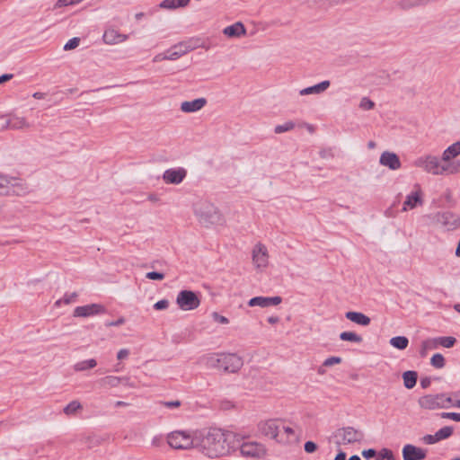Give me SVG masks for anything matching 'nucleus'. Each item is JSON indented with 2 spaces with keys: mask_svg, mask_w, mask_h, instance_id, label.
Returning <instances> with one entry per match:
<instances>
[{
  "mask_svg": "<svg viewBox=\"0 0 460 460\" xmlns=\"http://www.w3.org/2000/svg\"><path fill=\"white\" fill-rule=\"evenodd\" d=\"M238 447V435L217 428L200 433L197 440V449L210 459L230 456Z\"/></svg>",
  "mask_w": 460,
  "mask_h": 460,
  "instance_id": "obj_1",
  "label": "nucleus"
},
{
  "mask_svg": "<svg viewBox=\"0 0 460 460\" xmlns=\"http://www.w3.org/2000/svg\"><path fill=\"white\" fill-rule=\"evenodd\" d=\"M416 167L422 168L425 172L433 175H442L444 173H456L460 171V160L452 164H446L442 159L438 156L428 155L420 156L414 161Z\"/></svg>",
  "mask_w": 460,
  "mask_h": 460,
  "instance_id": "obj_2",
  "label": "nucleus"
},
{
  "mask_svg": "<svg viewBox=\"0 0 460 460\" xmlns=\"http://www.w3.org/2000/svg\"><path fill=\"white\" fill-rule=\"evenodd\" d=\"M194 213L200 224L205 226L221 224L222 215L218 209L207 200H200L194 205Z\"/></svg>",
  "mask_w": 460,
  "mask_h": 460,
  "instance_id": "obj_3",
  "label": "nucleus"
},
{
  "mask_svg": "<svg viewBox=\"0 0 460 460\" xmlns=\"http://www.w3.org/2000/svg\"><path fill=\"white\" fill-rule=\"evenodd\" d=\"M199 436H193L187 430H174L167 434L166 440L168 445L176 450H189L197 448V440Z\"/></svg>",
  "mask_w": 460,
  "mask_h": 460,
  "instance_id": "obj_4",
  "label": "nucleus"
},
{
  "mask_svg": "<svg viewBox=\"0 0 460 460\" xmlns=\"http://www.w3.org/2000/svg\"><path fill=\"white\" fill-rule=\"evenodd\" d=\"M418 403L425 410L448 408L452 404V398L446 394H427L420 397Z\"/></svg>",
  "mask_w": 460,
  "mask_h": 460,
  "instance_id": "obj_5",
  "label": "nucleus"
},
{
  "mask_svg": "<svg viewBox=\"0 0 460 460\" xmlns=\"http://www.w3.org/2000/svg\"><path fill=\"white\" fill-rule=\"evenodd\" d=\"M243 366L242 358L236 354H222L217 358L215 367L225 372L236 373Z\"/></svg>",
  "mask_w": 460,
  "mask_h": 460,
  "instance_id": "obj_6",
  "label": "nucleus"
},
{
  "mask_svg": "<svg viewBox=\"0 0 460 460\" xmlns=\"http://www.w3.org/2000/svg\"><path fill=\"white\" fill-rule=\"evenodd\" d=\"M176 304L181 310L190 311L199 306L200 299L198 295L191 290H181L177 295Z\"/></svg>",
  "mask_w": 460,
  "mask_h": 460,
  "instance_id": "obj_7",
  "label": "nucleus"
},
{
  "mask_svg": "<svg viewBox=\"0 0 460 460\" xmlns=\"http://www.w3.org/2000/svg\"><path fill=\"white\" fill-rule=\"evenodd\" d=\"M336 436L341 438V441L337 444H354L361 442L364 439V432L360 429H357L353 427H344L337 430Z\"/></svg>",
  "mask_w": 460,
  "mask_h": 460,
  "instance_id": "obj_8",
  "label": "nucleus"
},
{
  "mask_svg": "<svg viewBox=\"0 0 460 460\" xmlns=\"http://www.w3.org/2000/svg\"><path fill=\"white\" fill-rule=\"evenodd\" d=\"M300 430L295 429L293 427L285 425V421L281 420L279 435L277 438L279 444L289 446L299 442Z\"/></svg>",
  "mask_w": 460,
  "mask_h": 460,
  "instance_id": "obj_9",
  "label": "nucleus"
},
{
  "mask_svg": "<svg viewBox=\"0 0 460 460\" xmlns=\"http://www.w3.org/2000/svg\"><path fill=\"white\" fill-rule=\"evenodd\" d=\"M197 47L198 45L196 43H193L191 40L187 41H181L173 45L167 51L168 55L164 56L163 59L176 60L177 58L187 54L188 52L194 50L195 49H197Z\"/></svg>",
  "mask_w": 460,
  "mask_h": 460,
  "instance_id": "obj_10",
  "label": "nucleus"
},
{
  "mask_svg": "<svg viewBox=\"0 0 460 460\" xmlns=\"http://www.w3.org/2000/svg\"><path fill=\"white\" fill-rule=\"evenodd\" d=\"M240 453L243 457L261 458L266 455V448L262 444L257 442H239Z\"/></svg>",
  "mask_w": 460,
  "mask_h": 460,
  "instance_id": "obj_11",
  "label": "nucleus"
},
{
  "mask_svg": "<svg viewBox=\"0 0 460 460\" xmlns=\"http://www.w3.org/2000/svg\"><path fill=\"white\" fill-rule=\"evenodd\" d=\"M280 424L281 420H267L261 421L258 424V429L261 435L274 439L277 442V438L279 435Z\"/></svg>",
  "mask_w": 460,
  "mask_h": 460,
  "instance_id": "obj_12",
  "label": "nucleus"
},
{
  "mask_svg": "<svg viewBox=\"0 0 460 460\" xmlns=\"http://www.w3.org/2000/svg\"><path fill=\"white\" fill-rule=\"evenodd\" d=\"M434 217L437 223L441 224L448 231L460 227L459 216L451 211L438 212Z\"/></svg>",
  "mask_w": 460,
  "mask_h": 460,
  "instance_id": "obj_13",
  "label": "nucleus"
},
{
  "mask_svg": "<svg viewBox=\"0 0 460 460\" xmlns=\"http://www.w3.org/2000/svg\"><path fill=\"white\" fill-rule=\"evenodd\" d=\"M252 263L257 270H263L269 265V252L267 247L258 243L252 249Z\"/></svg>",
  "mask_w": 460,
  "mask_h": 460,
  "instance_id": "obj_14",
  "label": "nucleus"
},
{
  "mask_svg": "<svg viewBox=\"0 0 460 460\" xmlns=\"http://www.w3.org/2000/svg\"><path fill=\"white\" fill-rule=\"evenodd\" d=\"M8 194L5 196H24L30 192V187L25 181L8 176Z\"/></svg>",
  "mask_w": 460,
  "mask_h": 460,
  "instance_id": "obj_15",
  "label": "nucleus"
},
{
  "mask_svg": "<svg viewBox=\"0 0 460 460\" xmlns=\"http://www.w3.org/2000/svg\"><path fill=\"white\" fill-rule=\"evenodd\" d=\"M106 313V308L102 304H89L75 308L74 317H90Z\"/></svg>",
  "mask_w": 460,
  "mask_h": 460,
  "instance_id": "obj_16",
  "label": "nucleus"
},
{
  "mask_svg": "<svg viewBox=\"0 0 460 460\" xmlns=\"http://www.w3.org/2000/svg\"><path fill=\"white\" fill-rule=\"evenodd\" d=\"M0 119L4 120V123L1 125L2 129H22L27 128L30 127V124L27 122L26 119L23 117H18L16 115H9V116H1Z\"/></svg>",
  "mask_w": 460,
  "mask_h": 460,
  "instance_id": "obj_17",
  "label": "nucleus"
},
{
  "mask_svg": "<svg viewBox=\"0 0 460 460\" xmlns=\"http://www.w3.org/2000/svg\"><path fill=\"white\" fill-rule=\"evenodd\" d=\"M187 171L182 168H171L164 171L163 180L168 184H180L186 177Z\"/></svg>",
  "mask_w": 460,
  "mask_h": 460,
  "instance_id": "obj_18",
  "label": "nucleus"
},
{
  "mask_svg": "<svg viewBox=\"0 0 460 460\" xmlns=\"http://www.w3.org/2000/svg\"><path fill=\"white\" fill-rule=\"evenodd\" d=\"M403 460H423L426 457V450L407 444L402 448Z\"/></svg>",
  "mask_w": 460,
  "mask_h": 460,
  "instance_id": "obj_19",
  "label": "nucleus"
},
{
  "mask_svg": "<svg viewBox=\"0 0 460 460\" xmlns=\"http://www.w3.org/2000/svg\"><path fill=\"white\" fill-rule=\"evenodd\" d=\"M379 163L391 170H398L402 165L399 156L395 153L389 151H385L381 154Z\"/></svg>",
  "mask_w": 460,
  "mask_h": 460,
  "instance_id": "obj_20",
  "label": "nucleus"
},
{
  "mask_svg": "<svg viewBox=\"0 0 460 460\" xmlns=\"http://www.w3.org/2000/svg\"><path fill=\"white\" fill-rule=\"evenodd\" d=\"M282 302V298L279 296L272 297L255 296L249 300V306L269 307L270 305H278Z\"/></svg>",
  "mask_w": 460,
  "mask_h": 460,
  "instance_id": "obj_21",
  "label": "nucleus"
},
{
  "mask_svg": "<svg viewBox=\"0 0 460 460\" xmlns=\"http://www.w3.org/2000/svg\"><path fill=\"white\" fill-rule=\"evenodd\" d=\"M127 34H121L114 29H107L102 36V40L106 44L113 45L120 42H124L128 40Z\"/></svg>",
  "mask_w": 460,
  "mask_h": 460,
  "instance_id": "obj_22",
  "label": "nucleus"
},
{
  "mask_svg": "<svg viewBox=\"0 0 460 460\" xmlns=\"http://www.w3.org/2000/svg\"><path fill=\"white\" fill-rule=\"evenodd\" d=\"M422 203L421 190L419 188L416 191L411 192L406 197L403 202L402 211L415 208L418 205H422Z\"/></svg>",
  "mask_w": 460,
  "mask_h": 460,
  "instance_id": "obj_23",
  "label": "nucleus"
},
{
  "mask_svg": "<svg viewBox=\"0 0 460 460\" xmlns=\"http://www.w3.org/2000/svg\"><path fill=\"white\" fill-rule=\"evenodd\" d=\"M207 103V100L205 98H198L193 101H186L181 102V110L183 112L190 113L195 112L201 110Z\"/></svg>",
  "mask_w": 460,
  "mask_h": 460,
  "instance_id": "obj_24",
  "label": "nucleus"
},
{
  "mask_svg": "<svg viewBox=\"0 0 460 460\" xmlns=\"http://www.w3.org/2000/svg\"><path fill=\"white\" fill-rule=\"evenodd\" d=\"M460 155V141H456L449 146L442 155V161L446 164H452L454 158Z\"/></svg>",
  "mask_w": 460,
  "mask_h": 460,
  "instance_id": "obj_25",
  "label": "nucleus"
},
{
  "mask_svg": "<svg viewBox=\"0 0 460 460\" xmlns=\"http://www.w3.org/2000/svg\"><path fill=\"white\" fill-rule=\"evenodd\" d=\"M223 32L229 38H239L246 34V29L242 22H237L230 26L226 27Z\"/></svg>",
  "mask_w": 460,
  "mask_h": 460,
  "instance_id": "obj_26",
  "label": "nucleus"
},
{
  "mask_svg": "<svg viewBox=\"0 0 460 460\" xmlns=\"http://www.w3.org/2000/svg\"><path fill=\"white\" fill-rule=\"evenodd\" d=\"M345 317L352 323L361 326H367L371 322L367 315L360 312L349 311L345 314Z\"/></svg>",
  "mask_w": 460,
  "mask_h": 460,
  "instance_id": "obj_27",
  "label": "nucleus"
},
{
  "mask_svg": "<svg viewBox=\"0 0 460 460\" xmlns=\"http://www.w3.org/2000/svg\"><path fill=\"white\" fill-rule=\"evenodd\" d=\"M330 84H331V83L329 80H324L315 85L302 89L299 92V94L300 95L320 94V93H323L324 91H326L329 88Z\"/></svg>",
  "mask_w": 460,
  "mask_h": 460,
  "instance_id": "obj_28",
  "label": "nucleus"
},
{
  "mask_svg": "<svg viewBox=\"0 0 460 460\" xmlns=\"http://www.w3.org/2000/svg\"><path fill=\"white\" fill-rule=\"evenodd\" d=\"M417 378L416 371L408 370L402 374L403 385L407 389H411L416 385Z\"/></svg>",
  "mask_w": 460,
  "mask_h": 460,
  "instance_id": "obj_29",
  "label": "nucleus"
},
{
  "mask_svg": "<svg viewBox=\"0 0 460 460\" xmlns=\"http://www.w3.org/2000/svg\"><path fill=\"white\" fill-rule=\"evenodd\" d=\"M190 0H164L159 6L163 9H176L189 4Z\"/></svg>",
  "mask_w": 460,
  "mask_h": 460,
  "instance_id": "obj_30",
  "label": "nucleus"
},
{
  "mask_svg": "<svg viewBox=\"0 0 460 460\" xmlns=\"http://www.w3.org/2000/svg\"><path fill=\"white\" fill-rule=\"evenodd\" d=\"M121 380L119 376H108L100 379L99 384L102 387L111 388L119 386L121 384Z\"/></svg>",
  "mask_w": 460,
  "mask_h": 460,
  "instance_id": "obj_31",
  "label": "nucleus"
},
{
  "mask_svg": "<svg viewBox=\"0 0 460 460\" xmlns=\"http://www.w3.org/2000/svg\"><path fill=\"white\" fill-rule=\"evenodd\" d=\"M97 366V361L94 358H90L87 360H83L75 363L74 365V370L75 372L85 371L87 369L93 368Z\"/></svg>",
  "mask_w": 460,
  "mask_h": 460,
  "instance_id": "obj_32",
  "label": "nucleus"
},
{
  "mask_svg": "<svg viewBox=\"0 0 460 460\" xmlns=\"http://www.w3.org/2000/svg\"><path fill=\"white\" fill-rule=\"evenodd\" d=\"M389 343L395 349H405L409 345V340L405 336H396L390 339Z\"/></svg>",
  "mask_w": 460,
  "mask_h": 460,
  "instance_id": "obj_33",
  "label": "nucleus"
},
{
  "mask_svg": "<svg viewBox=\"0 0 460 460\" xmlns=\"http://www.w3.org/2000/svg\"><path fill=\"white\" fill-rule=\"evenodd\" d=\"M340 339L341 341H351V342H355V343H360L363 341V339L360 335H358L355 332H341L340 334Z\"/></svg>",
  "mask_w": 460,
  "mask_h": 460,
  "instance_id": "obj_34",
  "label": "nucleus"
},
{
  "mask_svg": "<svg viewBox=\"0 0 460 460\" xmlns=\"http://www.w3.org/2000/svg\"><path fill=\"white\" fill-rule=\"evenodd\" d=\"M438 343L437 338L423 341L421 343V351H420L421 356H424L426 354L427 350L436 349V348H438Z\"/></svg>",
  "mask_w": 460,
  "mask_h": 460,
  "instance_id": "obj_35",
  "label": "nucleus"
},
{
  "mask_svg": "<svg viewBox=\"0 0 460 460\" xmlns=\"http://www.w3.org/2000/svg\"><path fill=\"white\" fill-rule=\"evenodd\" d=\"M82 409V404L78 401H72L63 410L66 415H74L75 412Z\"/></svg>",
  "mask_w": 460,
  "mask_h": 460,
  "instance_id": "obj_36",
  "label": "nucleus"
},
{
  "mask_svg": "<svg viewBox=\"0 0 460 460\" xmlns=\"http://www.w3.org/2000/svg\"><path fill=\"white\" fill-rule=\"evenodd\" d=\"M77 296H78V295L76 292H73L71 294L66 293L62 298L56 301L55 305L60 306L61 304L69 305V304L75 302V299L77 298Z\"/></svg>",
  "mask_w": 460,
  "mask_h": 460,
  "instance_id": "obj_37",
  "label": "nucleus"
},
{
  "mask_svg": "<svg viewBox=\"0 0 460 460\" xmlns=\"http://www.w3.org/2000/svg\"><path fill=\"white\" fill-rule=\"evenodd\" d=\"M453 434V428L450 426H446L440 429L436 432V437H438V440L448 438Z\"/></svg>",
  "mask_w": 460,
  "mask_h": 460,
  "instance_id": "obj_38",
  "label": "nucleus"
},
{
  "mask_svg": "<svg viewBox=\"0 0 460 460\" xmlns=\"http://www.w3.org/2000/svg\"><path fill=\"white\" fill-rule=\"evenodd\" d=\"M431 365L436 368H442L445 366V358L442 354H434L430 359Z\"/></svg>",
  "mask_w": 460,
  "mask_h": 460,
  "instance_id": "obj_39",
  "label": "nucleus"
},
{
  "mask_svg": "<svg viewBox=\"0 0 460 460\" xmlns=\"http://www.w3.org/2000/svg\"><path fill=\"white\" fill-rule=\"evenodd\" d=\"M438 346H442L445 348H451L455 345L456 340L454 337H439L437 338Z\"/></svg>",
  "mask_w": 460,
  "mask_h": 460,
  "instance_id": "obj_40",
  "label": "nucleus"
},
{
  "mask_svg": "<svg viewBox=\"0 0 460 460\" xmlns=\"http://www.w3.org/2000/svg\"><path fill=\"white\" fill-rule=\"evenodd\" d=\"M295 128V123L293 121H287L282 125H278L275 127L274 132L276 134H281L287 131H289Z\"/></svg>",
  "mask_w": 460,
  "mask_h": 460,
  "instance_id": "obj_41",
  "label": "nucleus"
},
{
  "mask_svg": "<svg viewBox=\"0 0 460 460\" xmlns=\"http://www.w3.org/2000/svg\"><path fill=\"white\" fill-rule=\"evenodd\" d=\"M8 175L0 173V196L8 194Z\"/></svg>",
  "mask_w": 460,
  "mask_h": 460,
  "instance_id": "obj_42",
  "label": "nucleus"
},
{
  "mask_svg": "<svg viewBox=\"0 0 460 460\" xmlns=\"http://www.w3.org/2000/svg\"><path fill=\"white\" fill-rule=\"evenodd\" d=\"M359 108L363 111H370L375 108V102L367 97H363L359 102Z\"/></svg>",
  "mask_w": 460,
  "mask_h": 460,
  "instance_id": "obj_43",
  "label": "nucleus"
},
{
  "mask_svg": "<svg viewBox=\"0 0 460 460\" xmlns=\"http://www.w3.org/2000/svg\"><path fill=\"white\" fill-rule=\"evenodd\" d=\"M79 42H80V39L79 38H72L71 40H69L64 46V49L65 50H71V49H75L78 45H79Z\"/></svg>",
  "mask_w": 460,
  "mask_h": 460,
  "instance_id": "obj_44",
  "label": "nucleus"
},
{
  "mask_svg": "<svg viewBox=\"0 0 460 460\" xmlns=\"http://www.w3.org/2000/svg\"><path fill=\"white\" fill-rule=\"evenodd\" d=\"M341 361H342V359L341 357H330V358H327L323 361V367H332L335 364H340Z\"/></svg>",
  "mask_w": 460,
  "mask_h": 460,
  "instance_id": "obj_45",
  "label": "nucleus"
},
{
  "mask_svg": "<svg viewBox=\"0 0 460 460\" xmlns=\"http://www.w3.org/2000/svg\"><path fill=\"white\" fill-rule=\"evenodd\" d=\"M393 456H394V454H393L392 450H390L388 448H383L379 452L377 458L381 459V460H388Z\"/></svg>",
  "mask_w": 460,
  "mask_h": 460,
  "instance_id": "obj_46",
  "label": "nucleus"
},
{
  "mask_svg": "<svg viewBox=\"0 0 460 460\" xmlns=\"http://www.w3.org/2000/svg\"><path fill=\"white\" fill-rule=\"evenodd\" d=\"M440 415H441V417L443 419H450V420H453L455 421H460V413H456V412H442Z\"/></svg>",
  "mask_w": 460,
  "mask_h": 460,
  "instance_id": "obj_47",
  "label": "nucleus"
},
{
  "mask_svg": "<svg viewBox=\"0 0 460 460\" xmlns=\"http://www.w3.org/2000/svg\"><path fill=\"white\" fill-rule=\"evenodd\" d=\"M146 278L152 280H162L164 279V275L161 272L150 271L146 273Z\"/></svg>",
  "mask_w": 460,
  "mask_h": 460,
  "instance_id": "obj_48",
  "label": "nucleus"
},
{
  "mask_svg": "<svg viewBox=\"0 0 460 460\" xmlns=\"http://www.w3.org/2000/svg\"><path fill=\"white\" fill-rule=\"evenodd\" d=\"M422 441L425 444L432 445V444L438 442L439 440H438V437H436V433H435L434 435H425L422 438Z\"/></svg>",
  "mask_w": 460,
  "mask_h": 460,
  "instance_id": "obj_49",
  "label": "nucleus"
},
{
  "mask_svg": "<svg viewBox=\"0 0 460 460\" xmlns=\"http://www.w3.org/2000/svg\"><path fill=\"white\" fill-rule=\"evenodd\" d=\"M160 403L166 408H179L181 405L180 400L161 402Z\"/></svg>",
  "mask_w": 460,
  "mask_h": 460,
  "instance_id": "obj_50",
  "label": "nucleus"
},
{
  "mask_svg": "<svg viewBox=\"0 0 460 460\" xmlns=\"http://www.w3.org/2000/svg\"><path fill=\"white\" fill-rule=\"evenodd\" d=\"M169 306V301L167 299H162L154 305L155 310H164Z\"/></svg>",
  "mask_w": 460,
  "mask_h": 460,
  "instance_id": "obj_51",
  "label": "nucleus"
},
{
  "mask_svg": "<svg viewBox=\"0 0 460 460\" xmlns=\"http://www.w3.org/2000/svg\"><path fill=\"white\" fill-rule=\"evenodd\" d=\"M125 322H126L125 318L123 316H120L116 321L106 322L105 326L106 327L119 326V325L124 324Z\"/></svg>",
  "mask_w": 460,
  "mask_h": 460,
  "instance_id": "obj_52",
  "label": "nucleus"
},
{
  "mask_svg": "<svg viewBox=\"0 0 460 460\" xmlns=\"http://www.w3.org/2000/svg\"><path fill=\"white\" fill-rule=\"evenodd\" d=\"M212 317L213 319L219 323H222V324H226L229 323L228 319L221 314H219L218 313L215 312L212 314Z\"/></svg>",
  "mask_w": 460,
  "mask_h": 460,
  "instance_id": "obj_53",
  "label": "nucleus"
},
{
  "mask_svg": "<svg viewBox=\"0 0 460 460\" xmlns=\"http://www.w3.org/2000/svg\"><path fill=\"white\" fill-rule=\"evenodd\" d=\"M317 449V445L313 441H307L305 443V451L306 453H314Z\"/></svg>",
  "mask_w": 460,
  "mask_h": 460,
  "instance_id": "obj_54",
  "label": "nucleus"
},
{
  "mask_svg": "<svg viewBox=\"0 0 460 460\" xmlns=\"http://www.w3.org/2000/svg\"><path fill=\"white\" fill-rule=\"evenodd\" d=\"M376 451L373 448H369V449L364 450L362 452V456L367 459L374 457V456H376Z\"/></svg>",
  "mask_w": 460,
  "mask_h": 460,
  "instance_id": "obj_55",
  "label": "nucleus"
},
{
  "mask_svg": "<svg viewBox=\"0 0 460 460\" xmlns=\"http://www.w3.org/2000/svg\"><path fill=\"white\" fill-rule=\"evenodd\" d=\"M129 355V350L127 349H121L118 354H117V358L118 359L121 360V359H124L126 358Z\"/></svg>",
  "mask_w": 460,
  "mask_h": 460,
  "instance_id": "obj_56",
  "label": "nucleus"
},
{
  "mask_svg": "<svg viewBox=\"0 0 460 460\" xmlns=\"http://www.w3.org/2000/svg\"><path fill=\"white\" fill-rule=\"evenodd\" d=\"M120 379H123V380H121V384L122 385L129 386V387H136L135 384L130 382L129 377H128V376H121Z\"/></svg>",
  "mask_w": 460,
  "mask_h": 460,
  "instance_id": "obj_57",
  "label": "nucleus"
},
{
  "mask_svg": "<svg viewBox=\"0 0 460 460\" xmlns=\"http://www.w3.org/2000/svg\"><path fill=\"white\" fill-rule=\"evenodd\" d=\"M431 380L429 377H423L420 379V386L424 389L430 385Z\"/></svg>",
  "mask_w": 460,
  "mask_h": 460,
  "instance_id": "obj_58",
  "label": "nucleus"
},
{
  "mask_svg": "<svg viewBox=\"0 0 460 460\" xmlns=\"http://www.w3.org/2000/svg\"><path fill=\"white\" fill-rule=\"evenodd\" d=\"M13 77V74H4L0 75V84L11 80Z\"/></svg>",
  "mask_w": 460,
  "mask_h": 460,
  "instance_id": "obj_59",
  "label": "nucleus"
},
{
  "mask_svg": "<svg viewBox=\"0 0 460 460\" xmlns=\"http://www.w3.org/2000/svg\"><path fill=\"white\" fill-rule=\"evenodd\" d=\"M334 460H346V454L344 452H342V451H340L336 455Z\"/></svg>",
  "mask_w": 460,
  "mask_h": 460,
  "instance_id": "obj_60",
  "label": "nucleus"
},
{
  "mask_svg": "<svg viewBox=\"0 0 460 460\" xmlns=\"http://www.w3.org/2000/svg\"><path fill=\"white\" fill-rule=\"evenodd\" d=\"M279 318L278 316H270L268 318V322L270 324H275V323H279Z\"/></svg>",
  "mask_w": 460,
  "mask_h": 460,
  "instance_id": "obj_61",
  "label": "nucleus"
},
{
  "mask_svg": "<svg viewBox=\"0 0 460 460\" xmlns=\"http://www.w3.org/2000/svg\"><path fill=\"white\" fill-rule=\"evenodd\" d=\"M32 97L35 99H42V98H44V93L37 92L32 94Z\"/></svg>",
  "mask_w": 460,
  "mask_h": 460,
  "instance_id": "obj_62",
  "label": "nucleus"
},
{
  "mask_svg": "<svg viewBox=\"0 0 460 460\" xmlns=\"http://www.w3.org/2000/svg\"><path fill=\"white\" fill-rule=\"evenodd\" d=\"M164 55H163V54H158V55H156V56L154 58V60H153V61H154V62L162 61V60H164V59H163V57H164Z\"/></svg>",
  "mask_w": 460,
  "mask_h": 460,
  "instance_id": "obj_63",
  "label": "nucleus"
},
{
  "mask_svg": "<svg viewBox=\"0 0 460 460\" xmlns=\"http://www.w3.org/2000/svg\"><path fill=\"white\" fill-rule=\"evenodd\" d=\"M456 257H460V239H459V242L457 243V247L456 249Z\"/></svg>",
  "mask_w": 460,
  "mask_h": 460,
  "instance_id": "obj_64",
  "label": "nucleus"
}]
</instances>
